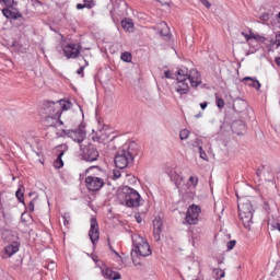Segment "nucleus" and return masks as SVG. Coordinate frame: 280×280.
Returning a JSON list of instances; mask_svg holds the SVG:
<instances>
[{
    "mask_svg": "<svg viewBox=\"0 0 280 280\" xmlns=\"http://www.w3.org/2000/svg\"><path fill=\"white\" fill-rule=\"evenodd\" d=\"M86 66H81L78 70L77 73L78 75H81V78H84V69Z\"/></svg>",
    "mask_w": 280,
    "mask_h": 280,
    "instance_id": "a19ab883",
    "label": "nucleus"
},
{
    "mask_svg": "<svg viewBox=\"0 0 280 280\" xmlns=\"http://www.w3.org/2000/svg\"><path fill=\"white\" fill-rule=\"evenodd\" d=\"M83 1H90L92 3H95V0H83Z\"/></svg>",
    "mask_w": 280,
    "mask_h": 280,
    "instance_id": "6e6d98bb",
    "label": "nucleus"
},
{
    "mask_svg": "<svg viewBox=\"0 0 280 280\" xmlns=\"http://www.w3.org/2000/svg\"><path fill=\"white\" fill-rule=\"evenodd\" d=\"M179 139L182 141H185L186 139H189V130L184 129L179 132Z\"/></svg>",
    "mask_w": 280,
    "mask_h": 280,
    "instance_id": "2f4dec72",
    "label": "nucleus"
},
{
    "mask_svg": "<svg viewBox=\"0 0 280 280\" xmlns=\"http://www.w3.org/2000/svg\"><path fill=\"white\" fill-rule=\"evenodd\" d=\"M260 20L266 22V21H270V14L269 13H262L260 16Z\"/></svg>",
    "mask_w": 280,
    "mask_h": 280,
    "instance_id": "79ce46f5",
    "label": "nucleus"
},
{
    "mask_svg": "<svg viewBox=\"0 0 280 280\" xmlns=\"http://www.w3.org/2000/svg\"><path fill=\"white\" fill-rule=\"evenodd\" d=\"M113 174H114L113 180H117L118 178H121V171L114 170Z\"/></svg>",
    "mask_w": 280,
    "mask_h": 280,
    "instance_id": "4c0bfd02",
    "label": "nucleus"
},
{
    "mask_svg": "<svg viewBox=\"0 0 280 280\" xmlns=\"http://www.w3.org/2000/svg\"><path fill=\"white\" fill-rule=\"evenodd\" d=\"M94 259V261H97V259L96 258H93Z\"/></svg>",
    "mask_w": 280,
    "mask_h": 280,
    "instance_id": "bf43d9fd",
    "label": "nucleus"
},
{
    "mask_svg": "<svg viewBox=\"0 0 280 280\" xmlns=\"http://www.w3.org/2000/svg\"><path fill=\"white\" fill-rule=\"evenodd\" d=\"M0 3H3L7 8H14V5H19L16 0H0Z\"/></svg>",
    "mask_w": 280,
    "mask_h": 280,
    "instance_id": "7c9ffc66",
    "label": "nucleus"
},
{
    "mask_svg": "<svg viewBox=\"0 0 280 280\" xmlns=\"http://www.w3.org/2000/svg\"><path fill=\"white\" fill-rule=\"evenodd\" d=\"M264 209H265L266 211H268V210L270 209V208L268 207V203H267V202H265Z\"/></svg>",
    "mask_w": 280,
    "mask_h": 280,
    "instance_id": "5fc2aeb1",
    "label": "nucleus"
},
{
    "mask_svg": "<svg viewBox=\"0 0 280 280\" xmlns=\"http://www.w3.org/2000/svg\"><path fill=\"white\" fill-rule=\"evenodd\" d=\"M62 220H63L65 226H69V224H71V215H69V213H65L62 215Z\"/></svg>",
    "mask_w": 280,
    "mask_h": 280,
    "instance_id": "f704fd0d",
    "label": "nucleus"
},
{
    "mask_svg": "<svg viewBox=\"0 0 280 280\" xmlns=\"http://www.w3.org/2000/svg\"><path fill=\"white\" fill-rule=\"evenodd\" d=\"M235 244H237V241L228 242V244H226L228 250H233V248H235Z\"/></svg>",
    "mask_w": 280,
    "mask_h": 280,
    "instance_id": "58836bf2",
    "label": "nucleus"
},
{
    "mask_svg": "<svg viewBox=\"0 0 280 280\" xmlns=\"http://www.w3.org/2000/svg\"><path fill=\"white\" fill-rule=\"evenodd\" d=\"M160 34L161 36H163V38H170V36H172V34L170 33V26L167 24H164V26L160 31Z\"/></svg>",
    "mask_w": 280,
    "mask_h": 280,
    "instance_id": "c85d7f7f",
    "label": "nucleus"
},
{
    "mask_svg": "<svg viewBox=\"0 0 280 280\" xmlns=\"http://www.w3.org/2000/svg\"><path fill=\"white\" fill-rule=\"evenodd\" d=\"M85 174H89L88 176L92 178H98L100 180H103L106 183L108 180V173L106 170L100 167V166H90L85 170Z\"/></svg>",
    "mask_w": 280,
    "mask_h": 280,
    "instance_id": "6e6552de",
    "label": "nucleus"
},
{
    "mask_svg": "<svg viewBox=\"0 0 280 280\" xmlns=\"http://www.w3.org/2000/svg\"><path fill=\"white\" fill-rule=\"evenodd\" d=\"M215 103L218 108H223L224 107V100L220 96H218V94H215Z\"/></svg>",
    "mask_w": 280,
    "mask_h": 280,
    "instance_id": "72a5a7b5",
    "label": "nucleus"
},
{
    "mask_svg": "<svg viewBox=\"0 0 280 280\" xmlns=\"http://www.w3.org/2000/svg\"><path fill=\"white\" fill-rule=\"evenodd\" d=\"M84 8H86L88 10H93V8H95V2L83 1V4L82 3L77 4V10H84Z\"/></svg>",
    "mask_w": 280,
    "mask_h": 280,
    "instance_id": "bb28decb",
    "label": "nucleus"
},
{
    "mask_svg": "<svg viewBox=\"0 0 280 280\" xmlns=\"http://www.w3.org/2000/svg\"><path fill=\"white\" fill-rule=\"evenodd\" d=\"M243 80L247 84V86H253V89H256V91H259V89H261V83H259L257 79L246 77Z\"/></svg>",
    "mask_w": 280,
    "mask_h": 280,
    "instance_id": "4be33fe9",
    "label": "nucleus"
},
{
    "mask_svg": "<svg viewBox=\"0 0 280 280\" xmlns=\"http://www.w3.org/2000/svg\"><path fill=\"white\" fill-rule=\"evenodd\" d=\"M71 108V102L66 100H59L57 102L46 101L43 105L42 115L48 116H60L62 115V110H69Z\"/></svg>",
    "mask_w": 280,
    "mask_h": 280,
    "instance_id": "7ed1b4c3",
    "label": "nucleus"
},
{
    "mask_svg": "<svg viewBox=\"0 0 280 280\" xmlns=\"http://www.w3.org/2000/svg\"><path fill=\"white\" fill-rule=\"evenodd\" d=\"M80 150L82 160L86 161L88 163H94V161L100 159V151L92 143L88 145H80Z\"/></svg>",
    "mask_w": 280,
    "mask_h": 280,
    "instance_id": "423d86ee",
    "label": "nucleus"
},
{
    "mask_svg": "<svg viewBox=\"0 0 280 280\" xmlns=\"http://www.w3.org/2000/svg\"><path fill=\"white\" fill-rule=\"evenodd\" d=\"M121 27L126 32H131L132 27H135V22H132V19L126 18L121 21Z\"/></svg>",
    "mask_w": 280,
    "mask_h": 280,
    "instance_id": "a878e982",
    "label": "nucleus"
},
{
    "mask_svg": "<svg viewBox=\"0 0 280 280\" xmlns=\"http://www.w3.org/2000/svg\"><path fill=\"white\" fill-rule=\"evenodd\" d=\"M135 148V142H131L127 149L119 150L114 159V163L118 170H126L128 165L135 163V152L130 150Z\"/></svg>",
    "mask_w": 280,
    "mask_h": 280,
    "instance_id": "f03ea898",
    "label": "nucleus"
},
{
    "mask_svg": "<svg viewBox=\"0 0 280 280\" xmlns=\"http://www.w3.org/2000/svg\"><path fill=\"white\" fill-rule=\"evenodd\" d=\"M35 1H36V3L40 4V1H38V0H35Z\"/></svg>",
    "mask_w": 280,
    "mask_h": 280,
    "instance_id": "13d9d810",
    "label": "nucleus"
},
{
    "mask_svg": "<svg viewBox=\"0 0 280 280\" xmlns=\"http://www.w3.org/2000/svg\"><path fill=\"white\" fill-rule=\"evenodd\" d=\"M201 209L197 205H192L188 208L186 213V222L188 224H198V218H200Z\"/></svg>",
    "mask_w": 280,
    "mask_h": 280,
    "instance_id": "9d476101",
    "label": "nucleus"
},
{
    "mask_svg": "<svg viewBox=\"0 0 280 280\" xmlns=\"http://www.w3.org/2000/svg\"><path fill=\"white\" fill-rule=\"evenodd\" d=\"M195 117L196 119H200V117H202V113L197 114Z\"/></svg>",
    "mask_w": 280,
    "mask_h": 280,
    "instance_id": "864d4df0",
    "label": "nucleus"
},
{
    "mask_svg": "<svg viewBox=\"0 0 280 280\" xmlns=\"http://www.w3.org/2000/svg\"><path fill=\"white\" fill-rule=\"evenodd\" d=\"M276 65H278V67H280V57L276 58Z\"/></svg>",
    "mask_w": 280,
    "mask_h": 280,
    "instance_id": "3c124183",
    "label": "nucleus"
},
{
    "mask_svg": "<svg viewBox=\"0 0 280 280\" xmlns=\"http://www.w3.org/2000/svg\"><path fill=\"white\" fill-rule=\"evenodd\" d=\"M85 67H89V61H85Z\"/></svg>",
    "mask_w": 280,
    "mask_h": 280,
    "instance_id": "4d7b16f0",
    "label": "nucleus"
},
{
    "mask_svg": "<svg viewBox=\"0 0 280 280\" xmlns=\"http://www.w3.org/2000/svg\"><path fill=\"white\" fill-rule=\"evenodd\" d=\"M62 156H65V150H61L57 156V159L54 162V167L56 170H60L61 167H65V162L62 161Z\"/></svg>",
    "mask_w": 280,
    "mask_h": 280,
    "instance_id": "393cba45",
    "label": "nucleus"
},
{
    "mask_svg": "<svg viewBox=\"0 0 280 280\" xmlns=\"http://www.w3.org/2000/svg\"><path fill=\"white\" fill-rule=\"evenodd\" d=\"M189 183H191L192 187H197L198 186V177L190 176L189 177Z\"/></svg>",
    "mask_w": 280,
    "mask_h": 280,
    "instance_id": "ea45409f",
    "label": "nucleus"
},
{
    "mask_svg": "<svg viewBox=\"0 0 280 280\" xmlns=\"http://www.w3.org/2000/svg\"><path fill=\"white\" fill-rule=\"evenodd\" d=\"M16 253H19V244L14 242L4 248L3 259H9V257L16 255Z\"/></svg>",
    "mask_w": 280,
    "mask_h": 280,
    "instance_id": "a211bd4d",
    "label": "nucleus"
},
{
    "mask_svg": "<svg viewBox=\"0 0 280 280\" xmlns=\"http://www.w3.org/2000/svg\"><path fill=\"white\" fill-rule=\"evenodd\" d=\"M110 252L115 253V255H119L115 249H113V246L109 245Z\"/></svg>",
    "mask_w": 280,
    "mask_h": 280,
    "instance_id": "603ef678",
    "label": "nucleus"
},
{
    "mask_svg": "<svg viewBox=\"0 0 280 280\" xmlns=\"http://www.w3.org/2000/svg\"><path fill=\"white\" fill-rule=\"evenodd\" d=\"M142 221L143 219H141V215L136 214V222H138V224H141Z\"/></svg>",
    "mask_w": 280,
    "mask_h": 280,
    "instance_id": "8fccbe9b",
    "label": "nucleus"
},
{
    "mask_svg": "<svg viewBox=\"0 0 280 280\" xmlns=\"http://www.w3.org/2000/svg\"><path fill=\"white\" fill-rule=\"evenodd\" d=\"M104 185H106V182L97 177H91L90 175L85 177V187H88L89 191H100Z\"/></svg>",
    "mask_w": 280,
    "mask_h": 280,
    "instance_id": "1a4fd4ad",
    "label": "nucleus"
},
{
    "mask_svg": "<svg viewBox=\"0 0 280 280\" xmlns=\"http://www.w3.org/2000/svg\"><path fill=\"white\" fill-rule=\"evenodd\" d=\"M23 191H25V187L20 186V188L15 192V197L18 198L19 202H22V205H25V198H24Z\"/></svg>",
    "mask_w": 280,
    "mask_h": 280,
    "instance_id": "cd10ccee",
    "label": "nucleus"
},
{
    "mask_svg": "<svg viewBox=\"0 0 280 280\" xmlns=\"http://www.w3.org/2000/svg\"><path fill=\"white\" fill-rule=\"evenodd\" d=\"M118 198L122 200L129 209L141 207V195L132 187L122 186L118 190Z\"/></svg>",
    "mask_w": 280,
    "mask_h": 280,
    "instance_id": "f257e3e1",
    "label": "nucleus"
},
{
    "mask_svg": "<svg viewBox=\"0 0 280 280\" xmlns=\"http://www.w3.org/2000/svg\"><path fill=\"white\" fill-rule=\"evenodd\" d=\"M253 203L250 201L238 203V218L245 229H250L253 224Z\"/></svg>",
    "mask_w": 280,
    "mask_h": 280,
    "instance_id": "20e7f679",
    "label": "nucleus"
},
{
    "mask_svg": "<svg viewBox=\"0 0 280 280\" xmlns=\"http://www.w3.org/2000/svg\"><path fill=\"white\" fill-rule=\"evenodd\" d=\"M164 75H165V78H166L167 80H171V78H172V72H171L170 70H166V71L164 72Z\"/></svg>",
    "mask_w": 280,
    "mask_h": 280,
    "instance_id": "c03bdc74",
    "label": "nucleus"
},
{
    "mask_svg": "<svg viewBox=\"0 0 280 280\" xmlns=\"http://www.w3.org/2000/svg\"><path fill=\"white\" fill-rule=\"evenodd\" d=\"M189 78V69H187V67L182 66L178 70H177V80H188Z\"/></svg>",
    "mask_w": 280,
    "mask_h": 280,
    "instance_id": "b1692460",
    "label": "nucleus"
},
{
    "mask_svg": "<svg viewBox=\"0 0 280 280\" xmlns=\"http://www.w3.org/2000/svg\"><path fill=\"white\" fill-rule=\"evenodd\" d=\"M120 59L122 62H132V54L125 51L121 54Z\"/></svg>",
    "mask_w": 280,
    "mask_h": 280,
    "instance_id": "c756f323",
    "label": "nucleus"
},
{
    "mask_svg": "<svg viewBox=\"0 0 280 280\" xmlns=\"http://www.w3.org/2000/svg\"><path fill=\"white\" fill-rule=\"evenodd\" d=\"M171 180L175 182V186L177 189H180V183H183L184 178L178 174V168H175L174 171L170 172Z\"/></svg>",
    "mask_w": 280,
    "mask_h": 280,
    "instance_id": "412c9836",
    "label": "nucleus"
},
{
    "mask_svg": "<svg viewBox=\"0 0 280 280\" xmlns=\"http://www.w3.org/2000/svg\"><path fill=\"white\" fill-rule=\"evenodd\" d=\"M276 45L277 47H280V33L276 34Z\"/></svg>",
    "mask_w": 280,
    "mask_h": 280,
    "instance_id": "37998d69",
    "label": "nucleus"
},
{
    "mask_svg": "<svg viewBox=\"0 0 280 280\" xmlns=\"http://www.w3.org/2000/svg\"><path fill=\"white\" fill-rule=\"evenodd\" d=\"M2 14L5 19H13V21H16V19H23V14H21V12H14L10 10V7L2 9Z\"/></svg>",
    "mask_w": 280,
    "mask_h": 280,
    "instance_id": "aec40b11",
    "label": "nucleus"
},
{
    "mask_svg": "<svg viewBox=\"0 0 280 280\" xmlns=\"http://www.w3.org/2000/svg\"><path fill=\"white\" fill-rule=\"evenodd\" d=\"M27 209L28 211H34V201H30Z\"/></svg>",
    "mask_w": 280,
    "mask_h": 280,
    "instance_id": "09e8293b",
    "label": "nucleus"
},
{
    "mask_svg": "<svg viewBox=\"0 0 280 280\" xmlns=\"http://www.w3.org/2000/svg\"><path fill=\"white\" fill-rule=\"evenodd\" d=\"M217 279H224L225 272L222 269H214L213 270Z\"/></svg>",
    "mask_w": 280,
    "mask_h": 280,
    "instance_id": "473e14b6",
    "label": "nucleus"
},
{
    "mask_svg": "<svg viewBox=\"0 0 280 280\" xmlns=\"http://www.w3.org/2000/svg\"><path fill=\"white\" fill-rule=\"evenodd\" d=\"M242 36H244V38H246V40H250V38H253V35H248L247 33L242 32Z\"/></svg>",
    "mask_w": 280,
    "mask_h": 280,
    "instance_id": "de8ad7c7",
    "label": "nucleus"
},
{
    "mask_svg": "<svg viewBox=\"0 0 280 280\" xmlns=\"http://www.w3.org/2000/svg\"><path fill=\"white\" fill-rule=\"evenodd\" d=\"M61 137H69L75 143H82V141H84V139H86V131H84V129H80V128L74 129V130L63 129L61 131Z\"/></svg>",
    "mask_w": 280,
    "mask_h": 280,
    "instance_id": "0eeeda50",
    "label": "nucleus"
},
{
    "mask_svg": "<svg viewBox=\"0 0 280 280\" xmlns=\"http://www.w3.org/2000/svg\"><path fill=\"white\" fill-rule=\"evenodd\" d=\"M252 38H254V40H257L258 43H266V37L264 36L252 35Z\"/></svg>",
    "mask_w": 280,
    "mask_h": 280,
    "instance_id": "e433bc0d",
    "label": "nucleus"
},
{
    "mask_svg": "<svg viewBox=\"0 0 280 280\" xmlns=\"http://www.w3.org/2000/svg\"><path fill=\"white\" fill-rule=\"evenodd\" d=\"M201 1V3H202V5H205L206 8H211V4H210V2H208L207 0H200Z\"/></svg>",
    "mask_w": 280,
    "mask_h": 280,
    "instance_id": "49530a36",
    "label": "nucleus"
},
{
    "mask_svg": "<svg viewBox=\"0 0 280 280\" xmlns=\"http://www.w3.org/2000/svg\"><path fill=\"white\" fill-rule=\"evenodd\" d=\"M264 170H266V165H260L257 171H256V176L258 178H261V176L264 175Z\"/></svg>",
    "mask_w": 280,
    "mask_h": 280,
    "instance_id": "c9c22d12",
    "label": "nucleus"
},
{
    "mask_svg": "<svg viewBox=\"0 0 280 280\" xmlns=\"http://www.w3.org/2000/svg\"><path fill=\"white\" fill-rule=\"evenodd\" d=\"M192 145L194 148H198L200 159H202L203 161H209V156H207V152H205V150L202 149V141L200 139H197Z\"/></svg>",
    "mask_w": 280,
    "mask_h": 280,
    "instance_id": "5701e85b",
    "label": "nucleus"
},
{
    "mask_svg": "<svg viewBox=\"0 0 280 280\" xmlns=\"http://www.w3.org/2000/svg\"><path fill=\"white\" fill-rule=\"evenodd\" d=\"M232 132L235 135H243L246 132V124L243 120H234L231 125Z\"/></svg>",
    "mask_w": 280,
    "mask_h": 280,
    "instance_id": "f3484780",
    "label": "nucleus"
},
{
    "mask_svg": "<svg viewBox=\"0 0 280 280\" xmlns=\"http://www.w3.org/2000/svg\"><path fill=\"white\" fill-rule=\"evenodd\" d=\"M63 55L66 58H78L80 56V45L78 44H67L63 47Z\"/></svg>",
    "mask_w": 280,
    "mask_h": 280,
    "instance_id": "4468645a",
    "label": "nucleus"
},
{
    "mask_svg": "<svg viewBox=\"0 0 280 280\" xmlns=\"http://www.w3.org/2000/svg\"><path fill=\"white\" fill-rule=\"evenodd\" d=\"M133 248L131 250V255L136 253V255H140V257H150L152 255V249L150 248V244L148 241L141 236L132 237Z\"/></svg>",
    "mask_w": 280,
    "mask_h": 280,
    "instance_id": "39448f33",
    "label": "nucleus"
},
{
    "mask_svg": "<svg viewBox=\"0 0 280 280\" xmlns=\"http://www.w3.org/2000/svg\"><path fill=\"white\" fill-rule=\"evenodd\" d=\"M161 233H163V221L161 218L153 220V237L155 242H161Z\"/></svg>",
    "mask_w": 280,
    "mask_h": 280,
    "instance_id": "dca6fc26",
    "label": "nucleus"
},
{
    "mask_svg": "<svg viewBox=\"0 0 280 280\" xmlns=\"http://www.w3.org/2000/svg\"><path fill=\"white\" fill-rule=\"evenodd\" d=\"M43 124L45 128H57V126H62V120H60V116L54 115H43Z\"/></svg>",
    "mask_w": 280,
    "mask_h": 280,
    "instance_id": "f8f14e48",
    "label": "nucleus"
},
{
    "mask_svg": "<svg viewBox=\"0 0 280 280\" xmlns=\"http://www.w3.org/2000/svg\"><path fill=\"white\" fill-rule=\"evenodd\" d=\"M175 91L178 95H187L189 93V80L177 79L175 83Z\"/></svg>",
    "mask_w": 280,
    "mask_h": 280,
    "instance_id": "2eb2a0df",
    "label": "nucleus"
},
{
    "mask_svg": "<svg viewBox=\"0 0 280 280\" xmlns=\"http://www.w3.org/2000/svg\"><path fill=\"white\" fill-rule=\"evenodd\" d=\"M102 275L105 279H110V280L121 279V273L117 271H113V269H108V268L102 269Z\"/></svg>",
    "mask_w": 280,
    "mask_h": 280,
    "instance_id": "6ab92c4d",
    "label": "nucleus"
},
{
    "mask_svg": "<svg viewBox=\"0 0 280 280\" xmlns=\"http://www.w3.org/2000/svg\"><path fill=\"white\" fill-rule=\"evenodd\" d=\"M90 231H89V237L92 242V244H97L100 242V224L97 223L96 218H92L90 220Z\"/></svg>",
    "mask_w": 280,
    "mask_h": 280,
    "instance_id": "9b49d317",
    "label": "nucleus"
},
{
    "mask_svg": "<svg viewBox=\"0 0 280 280\" xmlns=\"http://www.w3.org/2000/svg\"><path fill=\"white\" fill-rule=\"evenodd\" d=\"M188 82L192 86V89H198L202 84V77L200 72L196 69H191L188 71Z\"/></svg>",
    "mask_w": 280,
    "mask_h": 280,
    "instance_id": "ddd939ff",
    "label": "nucleus"
},
{
    "mask_svg": "<svg viewBox=\"0 0 280 280\" xmlns=\"http://www.w3.org/2000/svg\"><path fill=\"white\" fill-rule=\"evenodd\" d=\"M209 106L208 102L200 103L201 110H205Z\"/></svg>",
    "mask_w": 280,
    "mask_h": 280,
    "instance_id": "a18cd8bd",
    "label": "nucleus"
}]
</instances>
